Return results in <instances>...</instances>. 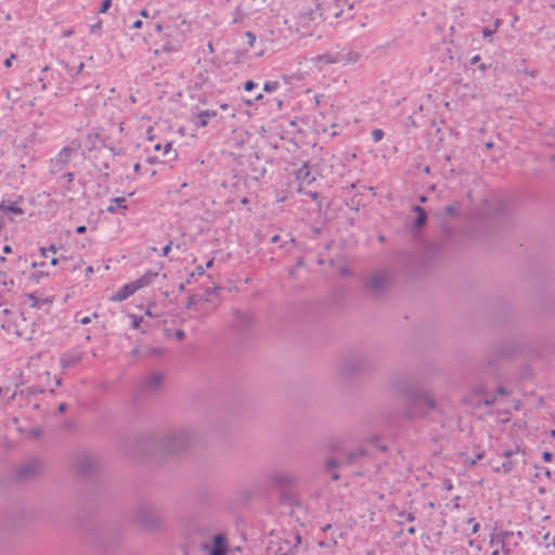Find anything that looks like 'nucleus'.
Masks as SVG:
<instances>
[{"label":"nucleus","instance_id":"f257e3e1","mask_svg":"<svg viewBox=\"0 0 555 555\" xmlns=\"http://www.w3.org/2000/svg\"><path fill=\"white\" fill-rule=\"evenodd\" d=\"M158 276L157 272L147 271L135 281L124 285L118 292L109 297L112 302H120L134 295L139 289L144 288L152 284Z\"/></svg>","mask_w":555,"mask_h":555},{"label":"nucleus","instance_id":"f03ea898","mask_svg":"<svg viewBox=\"0 0 555 555\" xmlns=\"http://www.w3.org/2000/svg\"><path fill=\"white\" fill-rule=\"evenodd\" d=\"M60 68H54L51 66H44L41 70V75L38 78L41 90H48L49 88H54V94L57 95L62 90L61 76L62 72L68 70V65L65 62L59 63Z\"/></svg>","mask_w":555,"mask_h":555},{"label":"nucleus","instance_id":"7ed1b4c3","mask_svg":"<svg viewBox=\"0 0 555 555\" xmlns=\"http://www.w3.org/2000/svg\"><path fill=\"white\" fill-rule=\"evenodd\" d=\"M186 309L195 319H205L216 309V305L207 296L193 295L188 299Z\"/></svg>","mask_w":555,"mask_h":555},{"label":"nucleus","instance_id":"20e7f679","mask_svg":"<svg viewBox=\"0 0 555 555\" xmlns=\"http://www.w3.org/2000/svg\"><path fill=\"white\" fill-rule=\"evenodd\" d=\"M24 209L18 205L17 202H1L0 203V221L15 222L17 217L24 216Z\"/></svg>","mask_w":555,"mask_h":555},{"label":"nucleus","instance_id":"39448f33","mask_svg":"<svg viewBox=\"0 0 555 555\" xmlns=\"http://www.w3.org/2000/svg\"><path fill=\"white\" fill-rule=\"evenodd\" d=\"M72 158V150L68 147H64L61 150L56 156L51 159L50 169L52 173H57L62 170V168L69 163Z\"/></svg>","mask_w":555,"mask_h":555},{"label":"nucleus","instance_id":"423d86ee","mask_svg":"<svg viewBox=\"0 0 555 555\" xmlns=\"http://www.w3.org/2000/svg\"><path fill=\"white\" fill-rule=\"evenodd\" d=\"M388 283L387 275L385 273H375L370 276L366 281V286L375 293L382 292Z\"/></svg>","mask_w":555,"mask_h":555},{"label":"nucleus","instance_id":"0eeeda50","mask_svg":"<svg viewBox=\"0 0 555 555\" xmlns=\"http://www.w3.org/2000/svg\"><path fill=\"white\" fill-rule=\"evenodd\" d=\"M519 453V450L515 451H506L504 452L505 460L502 462L501 466L495 467L496 472H502L504 474L511 473L515 467V462L511 460L513 455H517Z\"/></svg>","mask_w":555,"mask_h":555},{"label":"nucleus","instance_id":"6e6552de","mask_svg":"<svg viewBox=\"0 0 555 555\" xmlns=\"http://www.w3.org/2000/svg\"><path fill=\"white\" fill-rule=\"evenodd\" d=\"M296 178L302 185H310L314 181V176L311 173L307 164H304L296 172Z\"/></svg>","mask_w":555,"mask_h":555},{"label":"nucleus","instance_id":"1a4fd4ad","mask_svg":"<svg viewBox=\"0 0 555 555\" xmlns=\"http://www.w3.org/2000/svg\"><path fill=\"white\" fill-rule=\"evenodd\" d=\"M95 466L96 464L93 459L89 456H83L77 462L76 469L81 474H88L92 472L95 468Z\"/></svg>","mask_w":555,"mask_h":555},{"label":"nucleus","instance_id":"9d476101","mask_svg":"<svg viewBox=\"0 0 555 555\" xmlns=\"http://www.w3.org/2000/svg\"><path fill=\"white\" fill-rule=\"evenodd\" d=\"M217 115L216 111H202L195 116V124L199 127H206L208 125L209 118L215 117Z\"/></svg>","mask_w":555,"mask_h":555},{"label":"nucleus","instance_id":"9b49d317","mask_svg":"<svg viewBox=\"0 0 555 555\" xmlns=\"http://www.w3.org/2000/svg\"><path fill=\"white\" fill-rule=\"evenodd\" d=\"M162 382H163L162 374L153 373L146 377V379L144 382V386L149 390H155L160 386Z\"/></svg>","mask_w":555,"mask_h":555},{"label":"nucleus","instance_id":"f8f14e48","mask_svg":"<svg viewBox=\"0 0 555 555\" xmlns=\"http://www.w3.org/2000/svg\"><path fill=\"white\" fill-rule=\"evenodd\" d=\"M227 550L224 547V538L221 534L214 537V548L209 555H225Z\"/></svg>","mask_w":555,"mask_h":555},{"label":"nucleus","instance_id":"ddd939ff","mask_svg":"<svg viewBox=\"0 0 555 555\" xmlns=\"http://www.w3.org/2000/svg\"><path fill=\"white\" fill-rule=\"evenodd\" d=\"M344 57L339 53H325L318 56V62L321 64H335L343 62Z\"/></svg>","mask_w":555,"mask_h":555},{"label":"nucleus","instance_id":"4468645a","mask_svg":"<svg viewBox=\"0 0 555 555\" xmlns=\"http://www.w3.org/2000/svg\"><path fill=\"white\" fill-rule=\"evenodd\" d=\"M126 208V197H114L111 199V204L107 206L106 210L111 214H115L118 209Z\"/></svg>","mask_w":555,"mask_h":555},{"label":"nucleus","instance_id":"2eb2a0df","mask_svg":"<svg viewBox=\"0 0 555 555\" xmlns=\"http://www.w3.org/2000/svg\"><path fill=\"white\" fill-rule=\"evenodd\" d=\"M338 462L334 459H328L325 463V469L331 473V478L336 481L339 479V474L336 472Z\"/></svg>","mask_w":555,"mask_h":555},{"label":"nucleus","instance_id":"dca6fc26","mask_svg":"<svg viewBox=\"0 0 555 555\" xmlns=\"http://www.w3.org/2000/svg\"><path fill=\"white\" fill-rule=\"evenodd\" d=\"M413 210L416 214L415 225L417 228L424 225V223L426 222V211H425V209L422 208L421 206H415L413 208Z\"/></svg>","mask_w":555,"mask_h":555},{"label":"nucleus","instance_id":"f3484780","mask_svg":"<svg viewBox=\"0 0 555 555\" xmlns=\"http://www.w3.org/2000/svg\"><path fill=\"white\" fill-rule=\"evenodd\" d=\"M490 543L492 545H495L496 547L492 551L491 555H499L500 554V551L499 548H503L504 547V541L501 537L496 535V537H492L491 540H490Z\"/></svg>","mask_w":555,"mask_h":555},{"label":"nucleus","instance_id":"a211bd4d","mask_svg":"<svg viewBox=\"0 0 555 555\" xmlns=\"http://www.w3.org/2000/svg\"><path fill=\"white\" fill-rule=\"evenodd\" d=\"M80 360L79 357L66 356L61 358V364L63 367L70 366Z\"/></svg>","mask_w":555,"mask_h":555},{"label":"nucleus","instance_id":"6ab92c4d","mask_svg":"<svg viewBox=\"0 0 555 555\" xmlns=\"http://www.w3.org/2000/svg\"><path fill=\"white\" fill-rule=\"evenodd\" d=\"M495 401H496V397L495 396H488L485 399L479 400L477 405L478 406H481V405L489 406V405L493 404Z\"/></svg>","mask_w":555,"mask_h":555},{"label":"nucleus","instance_id":"aec40b11","mask_svg":"<svg viewBox=\"0 0 555 555\" xmlns=\"http://www.w3.org/2000/svg\"><path fill=\"white\" fill-rule=\"evenodd\" d=\"M279 82L278 81H267L263 85V90L267 92H273L278 89Z\"/></svg>","mask_w":555,"mask_h":555},{"label":"nucleus","instance_id":"412c9836","mask_svg":"<svg viewBox=\"0 0 555 555\" xmlns=\"http://www.w3.org/2000/svg\"><path fill=\"white\" fill-rule=\"evenodd\" d=\"M130 319H131V328L132 330H137L140 327V324L142 322V317H138L135 314H131L130 315Z\"/></svg>","mask_w":555,"mask_h":555},{"label":"nucleus","instance_id":"4be33fe9","mask_svg":"<svg viewBox=\"0 0 555 555\" xmlns=\"http://www.w3.org/2000/svg\"><path fill=\"white\" fill-rule=\"evenodd\" d=\"M371 135L374 142H379L384 138V131L382 129H374Z\"/></svg>","mask_w":555,"mask_h":555},{"label":"nucleus","instance_id":"5701e85b","mask_svg":"<svg viewBox=\"0 0 555 555\" xmlns=\"http://www.w3.org/2000/svg\"><path fill=\"white\" fill-rule=\"evenodd\" d=\"M27 301L30 307H37L40 300L34 294H28Z\"/></svg>","mask_w":555,"mask_h":555},{"label":"nucleus","instance_id":"b1692460","mask_svg":"<svg viewBox=\"0 0 555 555\" xmlns=\"http://www.w3.org/2000/svg\"><path fill=\"white\" fill-rule=\"evenodd\" d=\"M336 128H337V125L332 124L330 128H322V131L324 133H328L331 137H334L337 134Z\"/></svg>","mask_w":555,"mask_h":555},{"label":"nucleus","instance_id":"393cba45","mask_svg":"<svg viewBox=\"0 0 555 555\" xmlns=\"http://www.w3.org/2000/svg\"><path fill=\"white\" fill-rule=\"evenodd\" d=\"M112 0H104L99 9L100 13H105L111 7Z\"/></svg>","mask_w":555,"mask_h":555},{"label":"nucleus","instance_id":"a878e982","mask_svg":"<svg viewBox=\"0 0 555 555\" xmlns=\"http://www.w3.org/2000/svg\"><path fill=\"white\" fill-rule=\"evenodd\" d=\"M468 524L472 525V532L477 533L480 528L479 524L474 518H469Z\"/></svg>","mask_w":555,"mask_h":555},{"label":"nucleus","instance_id":"bb28decb","mask_svg":"<svg viewBox=\"0 0 555 555\" xmlns=\"http://www.w3.org/2000/svg\"><path fill=\"white\" fill-rule=\"evenodd\" d=\"M245 36L248 39L249 47H253L256 42V36L251 31H246Z\"/></svg>","mask_w":555,"mask_h":555},{"label":"nucleus","instance_id":"cd10ccee","mask_svg":"<svg viewBox=\"0 0 555 555\" xmlns=\"http://www.w3.org/2000/svg\"><path fill=\"white\" fill-rule=\"evenodd\" d=\"M363 454H364V452L362 450L349 453V455H348V463H352L357 456L363 455Z\"/></svg>","mask_w":555,"mask_h":555},{"label":"nucleus","instance_id":"c85d7f7f","mask_svg":"<svg viewBox=\"0 0 555 555\" xmlns=\"http://www.w3.org/2000/svg\"><path fill=\"white\" fill-rule=\"evenodd\" d=\"M275 480L282 482V483H289L292 481V478L288 477V476H283V475H276L275 477Z\"/></svg>","mask_w":555,"mask_h":555},{"label":"nucleus","instance_id":"c756f323","mask_svg":"<svg viewBox=\"0 0 555 555\" xmlns=\"http://www.w3.org/2000/svg\"><path fill=\"white\" fill-rule=\"evenodd\" d=\"M170 443L173 444L175 447L176 446L182 447L183 446V438L182 437H172L170 439Z\"/></svg>","mask_w":555,"mask_h":555},{"label":"nucleus","instance_id":"7c9ffc66","mask_svg":"<svg viewBox=\"0 0 555 555\" xmlns=\"http://www.w3.org/2000/svg\"><path fill=\"white\" fill-rule=\"evenodd\" d=\"M495 33V29H489V28H483L482 29V36L483 38H489V40L491 41V36Z\"/></svg>","mask_w":555,"mask_h":555},{"label":"nucleus","instance_id":"2f4dec72","mask_svg":"<svg viewBox=\"0 0 555 555\" xmlns=\"http://www.w3.org/2000/svg\"><path fill=\"white\" fill-rule=\"evenodd\" d=\"M205 268L203 266L196 267V269L192 272L191 276L203 275Z\"/></svg>","mask_w":555,"mask_h":555},{"label":"nucleus","instance_id":"473e14b6","mask_svg":"<svg viewBox=\"0 0 555 555\" xmlns=\"http://www.w3.org/2000/svg\"><path fill=\"white\" fill-rule=\"evenodd\" d=\"M14 59H15V55H14L13 53H11V54H10V56H9V57H7V59L4 60V62H3L4 66H5L7 68L11 67V65H12V61H13Z\"/></svg>","mask_w":555,"mask_h":555},{"label":"nucleus","instance_id":"72a5a7b5","mask_svg":"<svg viewBox=\"0 0 555 555\" xmlns=\"http://www.w3.org/2000/svg\"><path fill=\"white\" fill-rule=\"evenodd\" d=\"M171 245H172V242L169 241L165 247L163 248V251H162V256H167L169 254V251L171 250Z\"/></svg>","mask_w":555,"mask_h":555},{"label":"nucleus","instance_id":"f704fd0d","mask_svg":"<svg viewBox=\"0 0 555 555\" xmlns=\"http://www.w3.org/2000/svg\"><path fill=\"white\" fill-rule=\"evenodd\" d=\"M255 82L253 80H247L244 85L245 91H251L255 87Z\"/></svg>","mask_w":555,"mask_h":555},{"label":"nucleus","instance_id":"c9c22d12","mask_svg":"<svg viewBox=\"0 0 555 555\" xmlns=\"http://www.w3.org/2000/svg\"><path fill=\"white\" fill-rule=\"evenodd\" d=\"M172 150V142H167L164 146V155H167L171 152Z\"/></svg>","mask_w":555,"mask_h":555},{"label":"nucleus","instance_id":"e433bc0d","mask_svg":"<svg viewBox=\"0 0 555 555\" xmlns=\"http://www.w3.org/2000/svg\"><path fill=\"white\" fill-rule=\"evenodd\" d=\"M422 400L426 403V405H428L429 408H433L434 406V401L431 398H429L428 396H425L422 398Z\"/></svg>","mask_w":555,"mask_h":555},{"label":"nucleus","instance_id":"4c0bfd02","mask_svg":"<svg viewBox=\"0 0 555 555\" xmlns=\"http://www.w3.org/2000/svg\"><path fill=\"white\" fill-rule=\"evenodd\" d=\"M489 67H490L489 64L481 63V64H479L478 69L481 74H485Z\"/></svg>","mask_w":555,"mask_h":555},{"label":"nucleus","instance_id":"58836bf2","mask_svg":"<svg viewBox=\"0 0 555 555\" xmlns=\"http://www.w3.org/2000/svg\"><path fill=\"white\" fill-rule=\"evenodd\" d=\"M30 467H31V465H26V466H24V467L22 468L21 474H22L23 476H27V475H29V474L31 473V472H30Z\"/></svg>","mask_w":555,"mask_h":555},{"label":"nucleus","instance_id":"ea45409f","mask_svg":"<svg viewBox=\"0 0 555 555\" xmlns=\"http://www.w3.org/2000/svg\"><path fill=\"white\" fill-rule=\"evenodd\" d=\"M508 393H509V392H508V391L506 390V388H504V387H499V388L496 389V395H499V396H505V395H508Z\"/></svg>","mask_w":555,"mask_h":555},{"label":"nucleus","instance_id":"a19ab883","mask_svg":"<svg viewBox=\"0 0 555 555\" xmlns=\"http://www.w3.org/2000/svg\"><path fill=\"white\" fill-rule=\"evenodd\" d=\"M552 456H553L552 453L547 452V451L543 452V454H542V457L545 462H550L552 460Z\"/></svg>","mask_w":555,"mask_h":555},{"label":"nucleus","instance_id":"79ce46f5","mask_svg":"<svg viewBox=\"0 0 555 555\" xmlns=\"http://www.w3.org/2000/svg\"><path fill=\"white\" fill-rule=\"evenodd\" d=\"M141 27H142V21H141V20H137V21H134V22L132 23V26H131V28H133V29H139V28H141Z\"/></svg>","mask_w":555,"mask_h":555},{"label":"nucleus","instance_id":"37998d69","mask_svg":"<svg viewBox=\"0 0 555 555\" xmlns=\"http://www.w3.org/2000/svg\"><path fill=\"white\" fill-rule=\"evenodd\" d=\"M176 337L179 339V340H182L184 338V332L182 330H178L176 332Z\"/></svg>","mask_w":555,"mask_h":555},{"label":"nucleus","instance_id":"c03bdc74","mask_svg":"<svg viewBox=\"0 0 555 555\" xmlns=\"http://www.w3.org/2000/svg\"><path fill=\"white\" fill-rule=\"evenodd\" d=\"M479 61H480V56H479V55H474V56L469 60V63H470V65H474V64H477Z\"/></svg>","mask_w":555,"mask_h":555},{"label":"nucleus","instance_id":"a18cd8bd","mask_svg":"<svg viewBox=\"0 0 555 555\" xmlns=\"http://www.w3.org/2000/svg\"><path fill=\"white\" fill-rule=\"evenodd\" d=\"M86 231H87L86 225H79V227L76 228V233H78V234H82Z\"/></svg>","mask_w":555,"mask_h":555},{"label":"nucleus","instance_id":"49530a36","mask_svg":"<svg viewBox=\"0 0 555 555\" xmlns=\"http://www.w3.org/2000/svg\"><path fill=\"white\" fill-rule=\"evenodd\" d=\"M405 517L409 522H413L415 520V515L413 513H408Z\"/></svg>","mask_w":555,"mask_h":555},{"label":"nucleus","instance_id":"de8ad7c7","mask_svg":"<svg viewBox=\"0 0 555 555\" xmlns=\"http://www.w3.org/2000/svg\"><path fill=\"white\" fill-rule=\"evenodd\" d=\"M446 211H447L448 215H454L456 209L453 206H448L446 208Z\"/></svg>","mask_w":555,"mask_h":555},{"label":"nucleus","instance_id":"09e8293b","mask_svg":"<svg viewBox=\"0 0 555 555\" xmlns=\"http://www.w3.org/2000/svg\"><path fill=\"white\" fill-rule=\"evenodd\" d=\"M90 322H91L90 317H83L82 319H80L81 324H89Z\"/></svg>","mask_w":555,"mask_h":555},{"label":"nucleus","instance_id":"8fccbe9b","mask_svg":"<svg viewBox=\"0 0 555 555\" xmlns=\"http://www.w3.org/2000/svg\"><path fill=\"white\" fill-rule=\"evenodd\" d=\"M82 69H83V63H80V64L78 65V67L76 68V70H75V75L80 74V73L82 72Z\"/></svg>","mask_w":555,"mask_h":555},{"label":"nucleus","instance_id":"3c124183","mask_svg":"<svg viewBox=\"0 0 555 555\" xmlns=\"http://www.w3.org/2000/svg\"><path fill=\"white\" fill-rule=\"evenodd\" d=\"M406 532H408L409 534H411V535H414V534L416 533V530H415V528H414V527H409V528L406 529Z\"/></svg>","mask_w":555,"mask_h":555},{"label":"nucleus","instance_id":"603ef678","mask_svg":"<svg viewBox=\"0 0 555 555\" xmlns=\"http://www.w3.org/2000/svg\"><path fill=\"white\" fill-rule=\"evenodd\" d=\"M212 264H214V259H209V260L206 262V264H205V267H204V268L209 269V268H211V267H212Z\"/></svg>","mask_w":555,"mask_h":555},{"label":"nucleus","instance_id":"864d4df0","mask_svg":"<svg viewBox=\"0 0 555 555\" xmlns=\"http://www.w3.org/2000/svg\"><path fill=\"white\" fill-rule=\"evenodd\" d=\"M65 177H66V179H67V181H68V182H72V181H73V178H74V175H73L72 172H67V173L65 175Z\"/></svg>","mask_w":555,"mask_h":555},{"label":"nucleus","instance_id":"5fc2aeb1","mask_svg":"<svg viewBox=\"0 0 555 555\" xmlns=\"http://www.w3.org/2000/svg\"><path fill=\"white\" fill-rule=\"evenodd\" d=\"M279 240H280V235H279V234H275V235H273V236L271 237V240H270V241H271L272 243H276V242H279Z\"/></svg>","mask_w":555,"mask_h":555},{"label":"nucleus","instance_id":"6e6d98bb","mask_svg":"<svg viewBox=\"0 0 555 555\" xmlns=\"http://www.w3.org/2000/svg\"><path fill=\"white\" fill-rule=\"evenodd\" d=\"M47 249H48V251H51V253H53V254H55V253H56V247H55V245H50Z\"/></svg>","mask_w":555,"mask_h":555},{"label":"nucleus","instance_id":"4d7b16f0","mask_svg":"<svg viewBox=\"0 0 555 555\" xmlns=\"http://www.w3.org/2000/svg\"><path fill=\"white\" fill-rule=\"evenodd\" d=\"M3 251H4L5 254L11 253V251H12L11 246H10V245H5V246L3 247Z\"/></svg>","mask_w":555,"mask_h":555},{"label":"nucleus","instance_id":"13d9d810","mask_svg":"<svg viewBox=\"0 0 555 555\" xmlns=\"http://www.w3.org/2000/svg\"><path fill=\"white\" fill-rule=\"evenodd\" d=\"M140 15H141L142 17H145V18H146V17H149V15H150V14H149L147 10H142V11L140 12Z\"/></svg>","mask_w":555,"mask_h":555},{"label":"nucleus","instance_id":"bf43d9fd","mask_svg":"<svg viewBox=\"0 0 555 555\" xmlns=\"http://www.w3.org/2000/svg\"><path fill=\"white\" fill-rule=\"evenodd\" d=\"M93 273V268L91 266H89L87 269H86V275H90Z\"/></svg>","mask_w":555,"mask_h":555},{"label":"nucleus","instance_id":"052dcab7","mask_svg":"<svg viewBox=\"0 0 555 555\" xmlns=\"http://www.w3.org/2000/svg\"><path fill=\"white\" fill-rule=\"evenodd\" d=\"M502 24V21L501 20H495L494 22V29L496 30Z\"/></svg>","mask_w":555,"mask_h":555},{"label":"nucleus","instance_id":"680f3d73","mask_svg":"<svg viewBox=\"0 0 555 555\" xmlns=\"http://www.w3.org/2000/svg\"><path fill=\"white\" fill-rule=\"evenodd\" d=\"M47 253H48V249L46 247L40 248L41 256L47 257Z\"/></svg>","mask_w":555,"mask_h":555},{"label":"nucleus","instance_id":"e2e57ef3","mask_svg":"<svg viewBox=\"0 0 555 555\" xmlns=\"http://www.w3.org/2000/svg\"><path fill=\"white\" fill-rule=\"evenodd\" d=\"M140 167H141V166H140V163H135V164L133 165V171H134V172H139Z\"/></svg>","mask_w":555,"mask_h":555},{"label":"nucleus","instance_id":"0e129e2a","mask_svg":"<svg viewBox=\"0 0 555 555\" xmlns=\"http://www.w3.org/2000/svg\"><path fill=\"white\" fill-rule=\"evenodd\" d=\"M43 275H46V273H44V272H42V271H40V272H38V273H35V274H34V278H35V279H39V278H41V276H43Z\"/></svg>","mask_w":555,"mask_h":555},{"label":"nucleus","instance_id":"69168bd1","mask_svg":"<svg viewBox=\"0 0 555 555\" xmlns=\"http://www.w3.org/2000/svg\"><path fill=\"white\" fill-rule=\"evenodd\" d=\"M481 457H482V454H478L477 459L470 461V464L472 465L476 464L477 460H480Z\"/></svg>","mask_w":555,"mask_h":555},{"label":"nucleus","instance_id":"338daca9","mask_svg":"<svg viewBox=\"0 0 555 555\" xmlns=\"http://www.w3.org/2000/svg\"><path fill=\"white\" fill-rule=\"evenodd\" d=\"M57 262H59V259H57V258H55V257H54V258H52V259H51V264H52V266H56V264H57Z\"/></svg>","mask_w":555,"mask_h":555},{"label":"nucleus","instance_id":"774afa93","mask_svg":"<svg viewBox=\"0 0 555 555\" xmlns=\"http://www.w3.org/2000/svg\"><path fill=\"white\" fill-rule=\"evenodd\" d=\"M57 409H59L60 412H64L65 411V404L61 403Z\"/></svg>","mask_w":555,"mask_h":555}]
</instances>
